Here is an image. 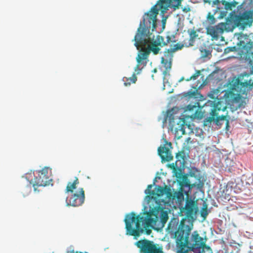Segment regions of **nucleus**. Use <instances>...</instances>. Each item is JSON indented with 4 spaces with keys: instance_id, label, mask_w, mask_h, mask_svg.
<instances>
[{
    "instance_id": "obj_1",
    "label": "nucleus",
    "mask_w": 253,
    "mask_h": 253,
    "mask_svg": "<svg viewBox=\"0 0 253 253\" xmlns=\"http://www.w3.org/2000/svg\"><path fill=\"white\" fill-rule=\"evenodd\" d=\"M182 0H159L151 9L143 16V21L140 22L134 40V45L137 49L140 47H145L150 53L158 54L162 46L163 37L157 35L156 37L150 32L156 30L157 16L160 10L164 14L169 7L178 8Z\"/></svg>"
},
{
    "instance_id": "obj_2",
    "label": "nucleus",
    "mask_w": 253,
    "mask_h": 253,
    "mask_svg": "<svg viewBox=\"0 0 253 253\" xmlns=\"http://www.w3.org/2000/svg\"><path fill=\"white\" fill-rule=\"evenodd\" d=\"M192 226L181 222L175 233L177 253H212L206 245L207 239L200 236L197 231L191 234Z\"/></svg>"
},
{
    "instance_id": "obj_3",
    "label": "nucleus",
    "mask_w": 253,
    "mask_h": 253,
    "mask_svg": "<svg viewBox=\"0 0 253 253\" xmlns=\"http://www.w3.org/2000/svg\"><path fill=\"white\" fill-rule=\"evenodd\" d=\"M250 63L252 65L249 73H245L239 78H233L228 84L229 91L227 97L231 100L233 108L235 110L242 106V95L246 93L248 88L252 89L253 87V62Z\"/></svg>"
},
{
    "instance_id": "obj_4",
    "label": "nucleus",
    "mask_w": 253,
    "mask_h": 253,
    "mask_svg": "<svg viewBox=\"0 0 253 253\" xmlns=\"http://www.w3.org/2000/svg\"><path fill=\"white\" fill-rule=\"evenodd\" d=\"M156 212L152 211L141 213L138 215L133 212L126 214L124 220L126 234L133 236L135 238L139 237L144 232V228L156 222L158 218Z\"/></svg>"
},
{
    "instance_id": "obj_5",
    "label": "nucleus",
    "mask_w": 253,
    "mask_h": 253,
    "mask_svg": "<svg viewBox=\"0 0 253 253\" xmlns=\"http://www.w3.org/2000/svg\"><path fill=\"white\" fill-rule=\"evenodd\" d=\"M226 107L224 106L222 102L219 100H214L213 101L212 108L210 112L209 116L207 117L204 120V125L208 126L211 125L212 123H215L217 126H221L222 124L220 123L221 121H226L225 128L227 130H229V121L227 119V116L224 115H220V111H225Z\"/></svg>"
},
{
    "instance_id": "obj_6",
    "label": "nucleus",
    "mask_w": 253,
    "mask_h": 253,
    "mask_svg": "<svg viewBox=\"0 0 253 253\" xmlns=\"http://www.w3.org/2000/svg\"><path fill=\"white\" fill-rule=\"evenodd\" d=\"M135 245L139 248L140 253H164L162 248L148 240H139L135 243Z\"/></svg>"
},
{
    "instance_id": "obj_7",
    "label": "nucleus",
    "mask_w": 253,
    "mask_h": 253,
    "mask_svg": "<svg viewBox=\"0 0 253 253\" xmlns=\"http://www.w3.org/2000/svg\"><path fill=\"white\" fill-rule=\"evenodd\" d=\"M135 245L139 248L140 253H164L162 248L148 240H139L135 243Z\"/></svg>"
},
{
    "instance_id": "obj_8",
    "label": "nucleus",
    "mask_w": 253,
    "mask_h": 253,
    "mask_svg": "<svg viewBox=\"0 0 253 253\" xmlns=\"http://www.w3.org/2000/svg\"><path fill=\"white\" fill-rule=\"evenodd\" d=\"M51 181V170L47 167H44L35 176L33 186H45L49 185Z\"/></svg>"
},
{
    "instance_id": "obj_9",
    "label": "nucleus",
    "mask_w": 253,
    "mask_h": 253,
    "mask_svg": "<svg viewBox=\"0 0 253 253\" xmlns=\"http://www.w3.org/2000/svg\"><path fill=\"white\" fill-rule=\"evenodd\" d=\"M84 199L85 195L84 189L83 188H79L78 191L73 193L68 201H67V205L73 207L81 206L84 203Z\"/></svg>"
},
{
    "instance_id": "obj_10",
    "label": "nucleus",
    "mask_w": 253,
    "mask_h": 253,
    "mask_svg": "<svg viewBox=\"0 0 253 253\" xmlns=\"http://www.w3.org/2000/svg\"><path fill=\"white\" fill-rule=\"evenodd\" d=\"M252 22V16L247 11L241 15L236 16L235 19V23L237 26L245 27L248 25H251Z\"/></svg>"
},
{
    "instance_id": "obj_11",
    "label": "nucleus",
    "mask_w": 253,
    "mask_h": 253,
    "mask_svg": "<svg viewBox=\"0 0 253 253\" xmlns=\"http://www.w3.org/2000/svg\"><path fill=\"white\" fill-rule=\"evenodd\" d=\"M153 187L152 184L149 185L147 188L145 190V193L150 199H156L157 197L162 196L166 192L165 188L160 186H156L155 190H152Z\"/></svg>"
},
{
    "instance_id": "obj_12",
    "label": "nucleus",
    "mask_w": 253,
    "mask_h": 253,
    "mask_svg": "<svg viewBox=\"0 0 253 253\" xmlns=\"http://www.w3.org/2000/svg\"><path fill=\"white\" fill-rule=\"evenodd\" d=\"M158 152L162 161L169 162L173 158L170 148L166 147L165 145L159 147Z\"/></svg>"
},
{
    "instance_id": "obj_13",
    "label": "nucleus",
    "mask_w": 253,
    "mask_h": 253,
    "mask_svg": "<svg viewBox=\"0 0 253 253\" xmlns=\"http://www.w3.org/2000/svg\"><path fill=\"white\" fill-rule=\"evenodd\" d=\"M196 207L195 203L191 199H187L186 204L183 210H181V212L184 211L185 215L187 217H191L194 213V209Z\"/></svg>"
},
{
    "instance_id": "obj_14",
    "label": "nucleus",
    "mask_w": 253,
    "mask_h": 253,
    "mask_svg": "<svg viewBox=\"0 0 253 253\" xmlns=\"http://www.w3.org/2000/svg\"><path fill=\"white\" fill-rule=\"evenodd\" d=\"M149 52L145 47H141V49L137 55L136 58L137 62L139 64H142L143 66L146 65L147 63V58L149 55Z\"/></svg>"
},
{
    "instance_id": "obj_15",
    "label": "nucleus",
    "mask_w": 253,
    "mask_h": 253,
    "mask_svg": "<svg viewBox=\"0 0 253 253\" xmlns=\"http://www.w3.org/2000/svg\"><path fill=\"white\" fill-rule=\"evenodd\" d=\"M238 45L239 48L242 50V52H244L247 54L250 53L251 49L253 48V43L249 42L245 44L244 42L240 41Z\"/></svg>"
},
{
    "instance_id": "obj_16",
    "label": "nucleus",
    "mask_w": 253,
    "mask_h": 253,
    "mask_svg": "<svg viewBox=\"0 0 253 253\" xmlns=\"http://www.w3.org/2000/svg\"><path fill=\"white\" fill-rule=\"evenodd\" d=\"M171 63H172V61L165 60V59L164 57H161V63L164 65V66L166 68L165 70L163 72V74L164 75V83H165V77L167 75L169 76V72L171 68Z\"/></svg>"
},
{
    "instance_id": "obj_17",
    "label": "nucleus",
    "mask_w": 253,
    "mask_h": 253,
    "mask_svg": "<svg viewBox=\"0 0 253 253\" xmlns=\"http://www.w3.org/2000/svg\"><path fill=\"white\" fill-rule=\"evenodd\" d=\"M79 183V180L77 177H75V179L73 182H69L67 183V185L66 186L65 189L66 193L71 192L72 193H73L74 190L76 189L77 185Z\"/></svg>"
},
{
    "instance_id": "obj_18",
    "label": "nucleus",
    "mask_w": 253,
    "mask_h": 253,
    "mask_svg": "<svg viewBox=\"0 0 253 253\" xmlns=\"http://www.w3.org/2000/svg\"><path fill=\"white\" fill-rule=\"evenodd\" d=\"M175 158L176 159V161L175 162L176 166L178 165L181 166V165H183L185 159V153L184 151L181 150L177 153L176 154Z\"/></svg>"
},
{
    "instance_id": "obj_19",
    "label": "nucleus",
    "mask_w": 253,
    "mask_h": 253,
    "mask_svg": "<svg viewBox=\"0 0 253 253\" xmlns=\"http://www.w3.org/2000/svg\"><path fill=\"white\" fill-rule=\"evenodd\" d=\"M207 34L211 35L213 39H217L220 33L215 26L209 27L207 29Z\"/></svg>"
},
{
    "instance_id": "obj_20",
    "label": "nucleus",
    "mask_w": 253,
    "mask_h": 253,
    "mask_svg": "<svg viewBox=\"0 0 253 253\" xmlns=\"http://www.w3.org/2000/svg\"><path fill=\"white\" fill-rule=\"evenodd\" d=\"M187 32L190 37L189 46H193L195 41V39L198 37V34L194 29H188Z\"/></svg>"
},
{
    "instance_id": "obj_21",
    "label": "nucleus",
    "mask_w": 253,
    "mask_h": 253,
    "mask_svg": "<svg viewBox=\"0 0 253 253\" xmlns=\"http://www.w3.org/2000/svg\"><path fill=\"white\" fill-rule=\"evenodd\" d=\"M192 186L190 185L189 180L187 179L186 177H184L182 179V181L180 182V189L182 190H185V188H187V191H189L192 188Z\"/></svg>"
},
{
    "instance_id": "obj_22",
    "label": "nucleus",
    "mask_w": 253,
    "mask_h": 253,
    "mask_svg": "<svg viewBox=\"0 0 253 253\" xmlns=\"http://www.w3.org/2000/svg\"><path fill=\"white\" fill-rule=\"evenodd\" d=\"M136 81L137 77L135 73L133 74L131 77L124 78V85L126 86L130 85L131 84L135 83Z\"/></svg>"
},
{
    "instance_id": "obj_23",
    "label": "nucleus",
    "mask_w": 253,
    "mask_h": 253,
    "mask_svg": "<svg viewBox=\"0 0 253 253\" xmlns=\"http://www.w3.org/2000/svg\"><path fill=\"white\" fill-rule=\"evenodd\" d=\"M174 52L172 51V49L171 47L166 49L164 52L165 60L172 61L173 54Z\"/></svg>"
},
{
    "instance_id": "obj_24",
    "label": "nucleus",
    "mask_w": 253,
    "mask_h": 253,
    "mask_svg": "<svg viewBox=\"0 0 253 253\" xmlns=\"http://www.w3.org/2000/svg\"><path fill=\"white\" fill-rule=\"evenodd\" d=\"M217 9H218V8H217L215 10V11L213 14H211V12L208 13L207 17V20L209 24L213 25L215 23L216 19L214 17V14L217 11Z\"/></svg>"
},
{
    "instance_id": "obj_25",
    "label": "nucleus",
    "mask_w": 253,
    "mask_h": 253,
    "mask_svg": "<svg viewBox=\"0 0 253 253\" xmlns=\"http://www.w3.org/2000/svg\"><path fill=\"white\" fill-rule=\"evenodd\" d=\"M188 191L186 190H182L179 189V191L177 193V198L178 201H181L184 200V195H188Z\"/></svg>"
},
{
    "instance_id": "obj_26",
    "label": "nucleus",
    "mask_w": 253,
    "mask_h": 253,
    "mask_svg": "<svg viewBox=\"0 0 253 253\" xmlns=\"http://www.w3.org/2000/svg\"><path fill=\"white\" fill-rule=\"evenodd\" d=\"M168 119L169 121V124L172 127H174V124H173L174 123V116L170 111H168L167 112L166 120H167Z\"/></svg>"
},
{
    "instance_id": "obj_27",
    "label": "nucleus",
    "mask_w": 253,
    "mask_h": 253,
    "mask_svg": "<svg viewBox=\"0 0 253 253\" xmlns=\"http://www.w3.org/2000/svg\"><path fill=\"white\" fill-rule=\"evenodd\" d=\"M220 34L222 33L226 28V24L225 23H220L215 26Z\"/></svg>"
},
{
    "instance_id": "obj_28",
    "label": "nucleus",
    "mask_w": 253,
    "mask_h": 253,
    "mask_svg": "<svg viewBox=\"0 0 253 253\" xmlns=\"http://www.w3.org/2000/svg\"><path fill=\"white\" fill-rule=\"evenodd\" d=\"M184 47V44L178 42L176 44H174L172 47H170L173 52H175L178 50L181 49Z\"/></svg>"
},
{
    "instance_id": "obj_29",
    "label": "nucleus",
    "mask_w": 253,
    "mask_h": 253,
    "mask_svg": "<svg viewBox=\"0 0 253 253\" xmlns=\"http://www.w3.org/2000/svg\"><path fill=\"white\" fill-rule=\"evenodd\" d=\"M208 214V208L206 205H204L201 211V215L205 219Z\"/></svg>"
},
{
    "instance_id": "obj_30",
    "label": "nucleus",
    "mask_w": 253,
    "mask_h": 253,
    "mask_svg": "<svg viewBox=\"0 0 253 253\" xmlns=\"http://www.w3.org/2000/svg\"><path fill=\"white\" fill-rule=\"evenodd\" d=\"M237 47L236 46L227 47L224 49V53H228L230 52L236 51Z\"/></svg>"
},
{
    "instance_id": "obj_31",
    "label": "nucleus",
    "mask_w": 253,
    "mask_h": 253,
    "mask_svg": "<svg viewBox=\"0 0 253 253\" xmlns=\"http://www.w3.org/2000/svg\"><path fill=\"white\" fill-rule=\"evenodd\" d=\"M200 71L198 70L196 71V72L192 76H191L189 78L187 79L186 80V81H190L191 80H196L200 75Z\"/></svg>"
},
{
    "instance_id": "obj_32",
    "label": "nucleus",
    "mask_w": 253,
    "mask_h": 253,
    "mask_svg": "<svg viewBox=\"0 0 253 253\" xmlns=\"http://www.w3.org/2000/svg\"><path fill=\"white\" fill-rule=\"evenodd\" d=\"M180 122H182V124L178 126V127H176L175 129L177 131L178 130H181L182 131V133L184 134L185 133L184 129L183 128L185 124V121L184 120L180 121Z\"/></svg>"
},
{
    "instance_id": "obj_33",
    "label": "nucleus",
    "mask_w": 253,
    "mask_h": 253,
    "mask_svg": "<svg viewBox=\"0 0 253 253\" xmlns=\"http://www.w3.org/2000/svg\"><path fill=\"white\" fill-rule=\"evenodd\" d=\"M171 42V37L169 36H167V40L166 41H164V38L163 37V43L162 46H164L167 45L168 43H170Z\"/></svg>"
},
{
    "instance_id": "obj_34",
    "label": "nucleus",
    "mask_w": 253,
    "mask_h": 253,
    "mask_svg": "<svg viewBox=\"0 0 253 253\" xmlns=\"http://www.w3.org/2000/svg\"><path fill=\"white\" fill-rule=\"evenodd\" d=\"M168 219V216L167 213L163 212L162 214L161 220L163 223H166Z\"/></svg>"
},
{
    "instance_id": "obj_35",
    "label": "nucleus",
    "mask_w": 253,
    "mask_h": 253,
    "mask_svg": "<svg viewBox=\"0 0 253 253\" xmlns=\"http://www.w3.org/2000/svg\"><path fill=\"white\" fill-rule=\"evenodd\" d=\"M194 116L195 117L201 118L202 117L203 114L201 111H198V110H196L195 111Z\"/></svg>"
},
{
    "instance_id": "obj_36",
    "label": "nucleus",
    "mask_w": 253,
    "mask_h": 253,
    "mask_svg": "<svg viewBox=\"0 0 253 253\" xmlns=\"http://www.w3.org/2000/svg\"><path fill=\"white\" fill-rule=\"evenodd\" d=\"M140 65H142V64H139L138 63H137V64L134 68V71L135 72H136L137 74H139L141 70V69L139 68Z\"/></svg>"
},
{
    "instance_id": "obj_37",
    "label": "nucleus",
    "mask_w": 253,
    "mask_h": 253,
    "mask_svg": "<svg viewBox=\"0 0 253 253\" xmlns=\"http://www.w3.org/2000/svg\"><path fill=\"white\" fill-rule=\"evenodd\" d=\"M197 107V106L196 105H191L190 104L188 105L187 107V109L189 110V111L193 110L194 108H196Z\"/></svg>"
},
{
    "instance_id": "obj_38",
    "label": "nucleus",
    "mask_w": 253,
    "mask_h": 253,
    "mask_svg": "<svg viewBox=\"0 0 253 253\" xmlns=\"http://www.w3.org/2000/svg\"><path fill=\"white\" fill-rule=\"evenodd\" d=\"M233 6V4L229 2H226L225 4V6L226 8H231L232 6Z\"/></svg>"
},
{
    "instance_id": "obj_39",
    "label": "nucleus",
    "mask_w": 253,
    "mask_h": 253,
    "mask_svg": "<svg viewBox=\"0 0 253 253\" xmlns=\"http://www.w3.org/2000/svg\"><path fill=\"white\" fill-rule=\"evenodd\" d=\"M219 3V1L218 0H215L213 1V3L212 4L213 5H217V4H218Z\"/></svg>"
},
{
    "instance_id": "obj_40",
    "label": "nucleus",
    "mask_w": 253,
    "mask_h": 253,
    "mask_svg": "<svg viewBox=\"0 0 253 253\" xmlns=\"http://www.w3.org/2000/svg\"><path fill=\"white\" fill-rule=\"evenodd\" d=\"M146 230V233L147 235H150V233H151L152 231L150 229H145Z\"/></svg>"
},
{
    "instance_id": "obj_41",
    "label": "nucleus",
    "mask_w": 253,
    "mask_h": 253,
    "mask_svg": "<svg viewBox=\"0 0 253 253\" xmlns=\"http://www.w3.org/2000/svg\"><path fill=\"white\" fill-rule=\"evenodd\" d=\"M183 11H184V12H188L189 11H190V8H184L183 9Z\"/></svg>"
},
{
    "instance_id": "obj_42",
    "label": "nucleus",
    "mask_w": 253,
    "mask_h": 253,
    "mask_svg": "<svg viewBox=\"0 0 253 253\" xmlns=\"http://www.w3.org/2000/svg\"><path fill=\"white\" fill-rule=\"evenodd\" d=\"M166 143H167V144L169 145V146L170 147V148H172L171 142L168 143V142H166Z\"/></svg>"
},
{
    "instance_id": "obj_43",
    "label": "nucleus",
    "mask_w": 253,
    "mask_h": 253,
    "mask_svg": "<svg viewBox=\"0 0 253 253\" xmlns=\"http://www.w3.org/2000/svg\"><path fill=\"white\" fill-rule=\"evenodd\" d=\"M191 140V138L190 137H188L187 139H186V141L188 143L189 141Z\"/></svg>"
},
{
    "instance_id": "obj_44",
    "label": "nucleus",
    "mask_w": 253,
    "mask_h": 253,
    "mask_svg": "<svg viewBox=\"0 0 253 253\" xmlns=\"http://www.w3.org/2000/svg\"><path fill=\"white\" fill-rule=\"evenodd\" d=\"M163 27L164 28V27H165V23L164 22V20H163Z\"/></svg>"
},
{
    "instance_id": "obj_45",
    "label": "nucleus",
    "mask_w": 253,
    "mask_h": 253,
    "mask_svg": "<svg viewBox=\"0 0 253 253\" xmlns=\"http://www.w3.org/2000/svg\"><path fill=\"white\" fill-rule=\"evenodd\" d=\"M183 80H184V78H183V77H182V78H181L180 79V80H179V82H181V81H183Z\"/></svg>"
},
{
    "instance_id": "obj_46",
    "label": "nucleus",
    "mask_w": 253,
    "mask_h": 253,
    "mask_svg": "<svg viewBox=\"0 0 253 253\" xmlns=\"http://www.w3.org/2000/svg\"><path fill=\"white\" fill-rule=\"evenodd\" d=\"M75 253H82V252H75ZM85 253H87L85 252Z\"/></svg>"
},
{
    "instance_id": "obj_47",
    "label": "nucleus",
    "mask_w": 253,
    "mask_h": 253,
    "mask_svg": "<svg viewBox=\"0 0 253 253\" xmlns=\"http://www.w3.org/2000/svg\"><path fill=\"white\" fill-rule=\"evenodd\" d=\"M155 181H156V178L155 179L154 181V182H153V184H155Z\"/></svg>"
},
{
    "instance_id": "obj_48",
    "label": "nucleus",
    "mask_w": 253,
    "mask_h": 253,
    "mask_svg": "<svg viewBox=\"0 0 253 253\" xmlns=\"http://www.w3.org/2000/svg\"><path fill=\"white\" fill-rule=\"evenodd\" d=\"M154 71L156 72L157 71L156 69H154Z\"/></svg>"
}]
</instances>
